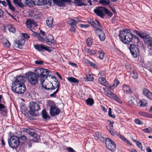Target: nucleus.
Masks as SVG:
<instances>
[{"instance_id":"nucleus-30","label":"nucleus","mask_w":152,"mask_h":152,"mask_svg":"<svg viewBox=\"0 0 152 152\" xmlns=\"http://www.w3.org/2000/svg\"><path fill=\"white\" fill-rule=\"evenodd\" d=\"M68 23L71 26H75L76 24V21L74 19H69L68 21Z\"/></svg>"},{"instance_id":"nucleus-23","label":"nucleus","mask_w":152,"mask_h":152,"mask_svg":"<svg viewBox=\"0 0 152 152\" xmlns=\"http://www.w3.org/2000/svg\"><path fill=\"white\" fill-rule=\"evenodd\" d=\"M42 116L43 118L45 120H49L50 118V116L47 114V113L45 110H43L42 111Z\"/></svg>"},{"instance_id":"nucleus-12","label":"nucleus","mask_w":152,"mask_h":152,"mask_svg":"<svg viewBox=\"0 0 152 152\" xmlns=\"http://www.w3.org/2000/svg\"><path fill=\"white\" fill-rule=\"evenodd\" d=\"M26 27L30 30H31V28L32 26L35 27L37 26V23L35 22L34 20L31 19H28L26 20Z\"/></svg>"},{"instance_id":"nucleus-58","label":"nucleus","mask_w":152,"mask_h":152,"mask_svg":"<svg viewBox=\"0 0 152 152\" xmlns=\"http://www.w3.org/2000/svg\"><path fill=\"white\" fill-rule=\"evenodd\" d=\"M43 61L40 60H36L35 61V64L40 65H42L43 64Z\"/></svg>"},{"instance_id":"nucleus-25","label":"nucleus","mask_w":152,"mask_h":152,"mask_svg":"<svg viewBox=\"0 0 152 152\" xmlns=\"http://www.w3.org/2000/svg\"><path fill=\"white\" fill-rule=\"evenodd\" d=\"M139 114L143 117H147L148 118L152 117L151 114L145 112L140 111L139 112Z\"/></svg>"},{"instance_id":"nucleus-20","label":"nucleus","mask_w":152,"mask_h":152,"mask_svg":"<svg viewBox=\"0 0 152 152\" xmlns=\"http://www.w3.org/2000/svg\"><path fill=\"white\" fill-rule=\"evenodd\" d=\"M50 72V71H49L48 70L42 68V73L41 77H42L46 78L49 75V73Z\"/></svg>"},{"instance_id":"nucleus-42","label":"nucleus","mask_w":152,"mask_h":152,"mask_svg":"<svg viewBox=\"0 0 152 152\" xmlns=\"http://www.w3.org/2000/svg\"><path fill=\"white\" fill-rule=\"evenodd\" d=\"M85 62L88 64L90 66L93 67H95L96 66L95 64L93 62L90 61L89 60L86 59L85 60Z\"/></svg>"},{"instance_id":"nucleus-53","label":"nucleus","mask_w":152,"mask_h":152,"mask_svg":"<svg viewBox=\"0 0 152 152\" xmlns=\"http://www.w3.org/2000/svg\"><path fill=\"white\" fill-rule=\"evenodd\" d=\"M151 131L152 129L151 127H149L142 129V131L145 133H148L151 132Z\"/></svg>"},{"instance_id":"nucleus-59","label":"nucleus","mask_w":152,"mask_h":152,"mask_svg":"<svg viewBox=\"0 0 152 152\" xmlns=\"http://www.w3.org/2000/svg\"><path fill=\"white\" fill-rule=\"evenodd\" d=\"M22 36L25 38L26 39H28L29 38V35L26 33H22Z\"/></svg>"},{"instance_id":"nucleus-9","label":"nucleus","mask_w":152,"mask_h":152,"mask_svg":"<svg viewBox=\"0 0 152 152\" xmlns=\"http://www.w3.org/2000/svg\"><path fill=\"white\" fill-rule=\"evenodd\" d=\"M105 144L107 148L109 150L113 151L115 150V145L114 142L110 138H106Z\"/></svg>"},{"instance_id":"nucleus-45","label":"nucleus","mask_w":152,"mask_h":152,"mask_svg":"<svg viewBox=\"0 0 152 152\" xmlns=\"http://www.w3.org/2000/svg\"><path fill=\"white\" fill-rule=\"evenodd\" d=\"M105 14H107V16L111 17L113 15V14L112 12L109 11L105 7V9L104 11Z\"/></svg>"},{"instance_id":"nucleus-4","label":"nucleus","mask_w":152,"mask_h":152,"mask_svg":"<svg viewBox=\"0 0 152 152\" xmlns=\"http://www.w3.org/2000/svg\"><path fill=\"white\" fill-rule=\"evenodd\" d=\"M48 105L50 107L49 113L51 116H54L59 114L60 112V110L56 107L53 101H49Z\"/></svg>"},{"instance_id":"nucleus-27","label":"nucleus","mask_w":152,"mask_h":152,"mask_svg":"<svg viewBox=\"0 0 152 152\" xmlns=\"http://www.w3.org/2000/svg\"><path fill=\"white\" fill-rule=\"evenodd\" d=\"M66 78L68 81L70 83H78V80L76 78L74 77H67Z\"/></svg>"},{"instance_id":"nucleus-44","label":"nucleus","mask_w":152,"mask_h":152,"mask_svg":"<svg viewBox=\"0 0 152 152\" xmlns=\"http://www.w3.org/2000/svg\"><path fill=\"white\" fill-rule=\"evenodd\" d=\"M87 79L89 81H92L94 80V77L92 74H88L87 75Z\"/></svg>"},{"instance_id":"nucleus-38","label":"nucleus","mask_w":152,"mask_h":152,"mask_svg":"<svg viewBox=\"0 0 152 152\" xmlns=\"http://www.w3.org/2000/svg\"><path fill=\"white\" fill-rule=\"evenodd\" d=\"M93 43V39L90 38H88L86 41V43L88 46H91Z\"/></svg>"},{"instance_id":"nucleus-55","label":"nucleus","mask_w":152,"mask_h":152,"mask_svg":"<svg viewBox=\"0 0 152 152\" xmlns=\"http://www.w3.org/2000/svg\"><path fill=\"white\" fill-rule=\"evenodd\" d=\"M113 128H112V127L110 126L109 128H107V129L111 134L112 135H114L115 134V132L113 131Z\"/></svg>"},{"instance_id":"nucleus-22","label":"nucleus","mask_w":152,"mask_h":152,"mask_svg":"<svg viewBox=\"0 0 152 152\" xmlns=\"http://www.w3.org/2000/svg\"><path fill=\"white\" fill-rule=\"evenodd\" d=\"M98 80L102 85L105 86H108V84L106 80L105 77L103 78H98Z\"/></svg>"},{"instance_id":"nucleus-39","label":"nucleus","mask_w":152,"mask_h":152,"mask_svg":"<svg viewBox=\"0 0 152 152\" xmlns=\"http://www.w3.org/2000/svg\"><path fill=\"white\" fill-rule=\"evenodd\" d=\"M96 24L95 25L94 28L95 29L96 31V30H97L98 29H100V28H101V26L99 23V22L98 20H96Z\"/></svg>"},{"instance_id":"nucleus-13","label":"nucleus","mask_w":152,"mask_h":152,"mask_svg":"<svg viewBox=\"0 0 152 152\" xmlns=\"http://www.w3.org/2000/svg\"><path fill=\"white\" fill-rule=\"evenodd\" d=\"M95 31L96 34L99 37L100 40L104 41L105 39V36L104 31L101 29H98Z\"/></svg>"},{"instance_id":"nucleus-47","label":"nucleus","mask_w":152,"mask_h":152,"mask_svg":"<svg viewBox=\"0 0 152 152\" xmlns=\"http://www.w3.org/2000/svg\"><path fill=\"white\" fill-rule=\"evenodd\" d=\"M87 53L90 55H94L96 53V51L94 50L88 49L86 50Z\"/></svg>"},{"instance_id":"nucleus-29","label":"nucleus","mask_w":152,"mask_h":152,"mask_svg":"<svg viewBox=\"0 0 152 152\" xmlns=\"http://www.w3.org/2000/svg\"><path fill=\"white\" fill-rule=\"evenodd\" d=\"M86 102L88 105L92 106L94 103V100L93 99L89 98L86 100Z\"/></svg>"},{"instance_id":"nucleus-17","label":"nucleus","mask_w":152,"mask_h":152,"mask_svg":"<svg viewBox=\"0 0 152 152\" xmlns=\"http://www.w3.org/2000/svg\"><path fill=\"white\" fill-rule=\"evenodd\" d=\"M144 40L145 44L148 47H152V38L151 37L147 35Z\"/></svg>"},{"instance_id":"nucleus-41","label":"nucleus","mask_w":152,"mask_h":152,"mask_svg":"<svg viewBox=\"0 0 152 152\" xmlns=\"http://www.w3.org/2000/svg\"><path fill=\"white\" fill-rule=\"evenodd\" d=\"M35 4L37 5V4H35V2L31 0L30 1L28 0V2H27V5L29 7H32L34 6Z\"/></svg>"},{"instance_id":"nucleus-24","label":"nucleus","mask_w":152,"mask_h":152,"mask_svg":"<svg viewBox=\"0 0 152 152\" xmlns=\"http://www.w3.org/2000/svg\"><path fill=\"white\" fill-rule=\"evenodd\" d=\"M131 76L134 79H136L138 78V76L137 72L134 70L130 71Z\"/></svg>"},{"instance_id":"nucleus-19","label":"nucleus","mask_w":152,"mask_h":152,"mask_svg":"<svg viewBox=\"0 0 152 152\" xmlns=\"http://www.w3.org/2000/svg\"><path fill=\"white\" fill-rule=\"evenodd\" d=\"M128 102V105L132 107L135 106L137 103L136 100L133 96H131Z\"/></svg>"},{"instance_id":"nucleus-14","label":"nucleus","mask_w":152,"mask_h":152,"mask_svg":"<svg viewBox=\"0 0 152 152\" xmlns=\"http://www.w3.org/2000/svg\"><path fill=\"white\" fill-rule=\"evenodd\" d=\"M53 3H54L59 6H65V3L71 2V0H53Z\"/></svg>"},{"instance_id":"nucleus-37","label":"nucleus","mask_w":152,"mask_h":152,"mask_svg":"<svg viewBox=\"0 0 152 152\" xmlns=\"http://www.w3.org/2000/svg\"><path fill=\"white\" fill-rule=\"evenodd\" d=\"M35 2L37 3V5H42L45 4V0H35Z\"/></svg>"},{"instance_id":"nucleus-61","label":"nucleus","mask_w":152,"mask_h":152,"mask_svg":"<svg viewBox=\"0 0 152 152\" xmlns=\"http://www.w3.org/2000/svg\"><path fill=\"white\" fill-rule=\"evenodd\" d=\"M66 150L69 152H76L72 148L70 147H68L66 148Z\"/></svg>"},{"instance_id":"nucleus-1","label":"nucleus","mask_w":152,"mask_h":152,"mask_svg":"<svg viewBox=\"0 0 152 152\" xmlns=\"http://www.w3.org/2000/svg\"><path fill=\"white\" fill-rule=\"evenodd\" d=\"M25 77L23 76L17 77L15 80L12 84V89L16 93L22 94L26 91V86L24 84Z\"/></svg>"},{"instance_id":"nucleus-60","label":"nucleus","mask_w":152,"mask_h":152,"mask_svg":"<svg viewBox=\"0 0 152 152\" xmlns=\"http://www.w3.org/2000/svg\"><path fill=\"white\" fill-rule=\"evenodd\" d=\"M135 121L136 124L139 125H142L143 124L142 122L138 119H135Z\"/></svg>"},{"instance_id":"nucleus-32","label":"nucleus","mask_w":152,"mask_h":152,"mask_svg":"<svg viewBox=\"0 0 152 152\" xmlns=\"http://www.w3.org/2000/svg\"><path fill=\"white\" fill-rule=\"evenodd\" d=\"M147 101L145 99H142L140 100L138 102V104L140 107L145 106L147 104Z\"/></svg>"},{"instance_id":"nucleus-26","label":"nucleus","mask_w":152,"mask_h":152,"mask_svg":"<svg viewBox=\"0 0 152 152\" xmlns=\"http://www.w3.org/2000/svg\"><path fill=\"white\" fill-rule=\"evenodd\" d=\"M123 88L124 92H125L127 94H130L132 93V91L130 88L127 85H124Z\"/></svg>"},{"instance_id":"nucleus-3","label":"nucleus","mask_w":152,"mask_h":152,"mask_svg":"<svg viewBox=\"0 0 152 152\" xmlns=\"http://www.w3.org/2000/svg\"><path fill=\"white\" fill-rule=\"evenodd\" d=\"M30 108L29 113L30 115L32 116H37L38 114L37 113L40 109V106L36 102H32L29 105Z\"/></svg>"},{"instance_id":"nucleus-15","label":"nucleus","mask_w":152,"mask_h":152,"mask_svg":"<svg viewBox=\"0 0 152 152\" xmlns=\"http://www.w3.org/2000/svg\"><path fill=\"white\" fill-rule=\"evenodd\" d=\"M108 96L112 98L113 99L120 103H121V101L120 99L113 93L109 91L107 92Z\"/></svg>"},{"instance_id":"nucleus-36","label":"nucleus","mask_w":152,"mask_h":152,"mask_svg":"<svg viewBox=\"0 0 152 152\" xmlns=\"http://www.w3.org/2000/svg\"><path fill=\"white\" fill-rule=\"evenodd\" d=\"M3 43L4 46L6 47L9 48L10 46V42L7 39L3 40Z\"/></svg>"},{"instance_id":"nucleus-5","label":"nucleus","mask_w":152,"mask_h":152,"mask_svg":"<svg viewBox=\"0 0 152 152\" xmlns=\"http://www.w3.org/2000/svg\"><path fill=\"white\" fill-rule=\"evenodd\" d=\"M28 81L32 85H35L38 82V77L34 72H30L27 76Z\"/></svg>"},{"instance_id":"nucleus-62","label":"nucleus","mask_w":152,"mask_h":152,"mask_svg":"<svg viewBox=\"0 0 152 152\" xmlns=\"http://www.w3.org/2000/svg\"><path fill=\"white\" fill-rule=\"evenodd\" d=\"M50 40L49 42H48V44L49 45H51L52 44V40H53V38L52 36L51 35L50 36Z\"/></svg>"},{"instance_id":"nucleus-31","label":"nucleus","mask_w":152,"mask_h":152,"mask_svg":"<svg viewBox=\"0 0 152 152\" xmlns=\"http://www.w3.org/2000/svg\"><path fill=\"white\" fill-rule=\"evenodd\" d=\"M6 1L7 2V4L8 5L10 9L13 12L15 11V8L11 4L10 0H6Z\"/></svg>"},{"instance_id":"nucleus-50","label":"nucleus","mask_w":152,"mask_h":152,"mask_svg":"<svg viewBox=\"0 0 152 152\" xmlns=\"http://www.w3.org/2000/svg\"><path fill=\"white\" fill-rule=\"evenodd\" d=\"M15 43L16 44L19 48H22L23 45L21 44L20 42L18 40H16L15 41Z\"/></svg>"},{"instance_id":"nucleus-64","label":"nucleus","mask_w":152,"mask_h":152,"mask_svg":"<svg viewBox=\"0 0 152 152\" xmlns=\"http://www.w3.org/2000/svg\"><path fill=\"white\" fill-rule=\"evenodd\" d=\"M18 6L21 7H24L25 6L23 3V2L21 1V0H20Z\"/></svg>"},{"instance_id":"nucleus-35","label":"nucleus","mask_w":152,"mask_h":152,"mask_svg":"<svg viewBox=\"0 0 152 152\" xmlns=\"http://www.w3.org/2000/svg\"><path fill=\"white\" fill-rule=\"evenodd\" d=\"M99 3L100 4L105 6L108 5L110 4V1L108 0H100L99 1Z\"/></svg>"},{"instance_id":"nucleus-52","label":"nucleus","mask_w":152,"mask_h":152,"mask_svg":"<svg viewBox=\"0 0 152 152\" xmlns=\"http://www.w3.org/2000/svg\"><path fill=\"white\" fill-rule=\"evenodd\" d=\"M108 115L111 117L114 118H115V116L114 115H113L112 114L111 109L110 108H109L108 110Z\"/></svg>"},{"instance_id":"nucleus-46","label":"nucleus","mask_w":152,"mask_h":152,"mask_svg":"<svg viewBox=\"0 0 152 152\" xmlns=\"http://www.w3.org/2000/svg\"><path fill=\"white\" fill-rule=\"evenodd\" d=\"M59 87L58 86V84L56 86V88H57V89L53 93L50 95V96L51 97H55L56 96V93L58 92Z\"/></svg>"},{"instance_id":"nucleus-48","label":"nucleus","mask_w":152,"mask_h":152,"mask_svg":"<svg viewBox=\"0 0 152 152\" xmlns=\"http://www.w3.org/2000/svg\"><path fill=\"white\" fill-rule=\"evenodd\" d=\"M134 141L135 142L137 146L142 150V146L141 143L136 140H134Z\"/></svg>"},{"instance_id":"nucleus-21","label":"nucleus","mask_w":152,"mask_h":152,"mask_svg":"<svg viewBox=\"0 0 152 152\" xmlns=\"http://www.w3.org/2000/svg\"><path fill=\"white\" fill-rule=\"evenodd\" d=\"M53 18L51 17H49L47 18L46 23L47 26L50 27H52L53 26Z\"/></svg>"},{"instance_id":"nucleus-2","label":"nucleus","mask_w":152,"mask_h":152,"mask_svg":"<svg viewBox=\"0 0 152 152\" xmlns=\"http://www.w3.org/2000/svg\"><path fill=\"white\" fill-rule=\"evenodd\" d=\"M118 36L123 42L125 44H128L132 42L133 35L130 30L126 29L120 31Z\"/></svg>"},{"instance_id":"nucleus-11","label":"nucleus","mask_w":152,"mask_h":152,"mask_svg":"<svg viewBox=\"0 0 152 152\" xmlns=\"http://www.w3.org/2000/svg\"><path fill=\"white\" fill-rule=\"evenodd\" d=\"M34 48L39 51H43L44 50L49 51H51V49L49 47H47L43 44H36L34 45Z\"/></svg>"},{"instance_id":"nucleus-56","label":"nucleus","mask_w":152,"mask_h":152,"mask_svg":"<svg viewBox=\"0 0 152 152\" xmlns=\"http://www.w3.org/2000/svg\"><path fill=\"white\" fill-rule=\"evenodd\" d=\"M117 135L119 137H120L122 140L124 141H125V140H126V139L125 138L123 135H122L121 134L117 133Z\"/></svg>"},{"instance_id":"nucleus-51","label":"nucleus","mask_w":152,"mask_h":152,"mask_svg":"<svg viewBox=\"0 0 152 152\" xmlns=\"http://www.w3.org/2000/svg\"><path fill=\"white\" fill-rule=\"evenodd\" d=\"M147 35H146V34L142 32H140L139 36L140 37L143 38V39L144 40V38H145Z\"/></svg>"},{"instance_id":"nucleus-57","label":"nucleus","mask_w":152,"mask_h":152,"mask_svg":"<svg viewBox=\"0 0 152 152\" xmlns=\"http://www.w3.org/2000/svg\"><path fill=\"white\" fill-rule=\"evenodd\" d=\"M75 26H70V28L69 31L73 33H74L75 31Z\"/></svg>"},{"instance_id":"nucleus-34","label":"nucleus","mask_w":152,"mask_h":152,"mask_svg":"<svg viewBox=\"0 0 152 152\" xmlns=\"http://www.w3.org/2000/svg\"><path fill=\"white\" fill-rule=\"evenodd\" d=\"M1 103V102H0V111H2L5 113H7V110L5 109V106Z\"/></svg>"},{"instance_id":"nucleus-63","label":"nucleus","mask_w":152,"mask_h":152,"mask_svg":"<svg viewBox=\"0 0 152 152\" xmlns=\"http://www.w3.org/2000/svg\"><path fill=\"white\" fill-rule=\"evenodd\" d=\"M9 31L12 33H14L15 32V30L14 28L11 26L9 28Z\"/></svg>"},{"instance_id":"nucleus-49","label":"nucleus","mask_w":152,"mask_h":152,"mask_svg":"<svg viewBox=\"0 0 152 152\" xmlns=\"http://www.w3.org/2000/svg\"><path fill=\"white\" fill-rule=\"evenodd\" d=\"M75 1L78 6H82L86 5V4L82 3L81 0H75Z\"/></svg>"},{"instance_id":"nucleus-10","label":"nucleus","mask_w":152,"mask_h":152,"mask_svg":"<svg viewBox=\"0 0 152 152\" xmlns=\"http://www.w3.org/2000/svg\"><path fill=\"white\" fill-rule=\"evenodd\" d=\"M105 7H98L94 10V12L98 16L102 18H104L105 16L104 13Z\"/></svg>"},{"instance_id":"nucleus-54","label":"nucleus","mask_w":152,"mask_h":152,"mask_svg":"<svg viewBox=\"0 0 152 152\" xmlns=\"http://www.w3.org/2000/svg\"><path fill=\"white\" fill-rule=\"evenodd\" d=\"M119 84V82L117 79H115L114 81V84L112 86L115 88L117 87V85Z\"/></svg>"},{"instance_id":"nucleus-18","label":"nucleus","mask_w":152,"mask_h":152,"mask_svg":"<svg viewBox=\"0 0 152 152\" xmlns=\"http://www.w3.org/2000/svg\"><path fill=\"white\" fill-rule=\"evenodd\" d=\"M143 94L148 99H151L152 97V93L148 89L144 88L143 90Z\"/></svg>"},{"instance_id":"nucleus-7","label":"nucleus","mask_w":152,"mask_h":152,"mask_svg":"<svg viewBox=\"0 0 152 152\" xmlns=\"http://www.w3.org/2000/svg\"><path fill=\"white\" fill-rule=\"evenodd\" d=\"M24 131H26V132L31 136V140L30 141H33L34 142H38L39 140L40 137L37 133L32 131L31 129H25Z\"/></svg>"},{"instance_id":"nucleus-16","label":"nucleus","mask_w":152,"mask_h":152,"mask_svg":"<svg viewBox=\"0 0 152 152\" xmlns=\"http://www.w3.org/2000/svg\"><path fill=\"white\" fill-rule=\"evenodd\" d=\"M108 96L112 98L113 99L120 103H121V101L120 99L113 93L109 91L107 92Z\"/></svg>"},{"instance_id":"nucleus-33","label":"nucleus","mask_w":152,"mask_h":152,"mask_svg":"<svg viewBox=\"0 0 152 152\" xmlns=\"http://www.w3.org/2000/svg\"><path fill=\"white\" fill-rule=\"evenodd\" d=\"M99 78H101L105 77L106 73L105 72L102 71L99 72L98 74Z\"/></svg>"},{"instance_id":"nucleus-8","label":"nucleus","mask_w":152,"mask_h":152,"mask_svg":"<svg viewBox=\"0 0 152 152\" xmlns=\"http://www.w3.org/2000/svg\"><path fill=\"white\" fill-rule=\"evenodd\" d=\"M129 49L134 57L136 58L139 55V49L138 46L131 44H130Z\"/></svg>"},{"instance_id":"nucleus-43","label":"nucleus","mask_w":152,"mask_h":152,"mask_svg":"<svg viewBox=\"0 0 152 152\" xmlns=\"http://www.w3.org/2000/svg\"><path fill=\"white\" fill-rule=\"evenodd\" d=\"M98 53L99 54L98 57L101 59H102L104 55V53L102 51H98Z\"/></svg>"},{"instance_id":"nucleus-40","label":"nucleus","mask_w":152,"mask_h":152,"mask_svg":"<svg viewBox=\"0 0 152 152\" xmlns=\"http://www.w3.org/2000/svg\"><path fill=\"white\" fill-rule=\"evenodd\" d=\"M20 110L23 114L27 113L28 110L26 107L25 105H22L20 107Z\"/></svg>"},{"instance_id":"nucleus-28","label":"nucleus","mask_w":152,"mask_h":152,"mask_svg":"<svg viewBox=\"0 0 152 152\" xmlns=\"http://www.w3.org/2000/svg\"><path fill=\"white\" fill-rule=\"evenodd\" d=\"M42 68H37L35 69L34 71L35 74H36L39 78V77H41L42 73Z\"/></svg>"},{"instance_id":"nucleus-6","label":"nucleus","mask_w":152,"mask_h":152,"mask_svg":"<svg viewBox=\"0 0 152 152\" xmlns=\"http://www.w3.org/2000/svg\"><path fill=\"white\" fill-rule=\"evenodd\" d=\"M9 146L14 148L17 147L20 143L19 138L16 136H13L8 140Z\"/></svg>"}]
</instances>
